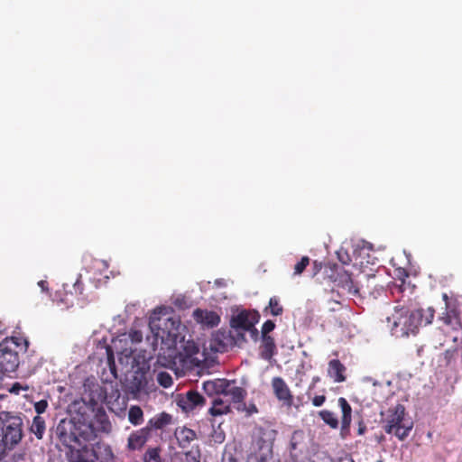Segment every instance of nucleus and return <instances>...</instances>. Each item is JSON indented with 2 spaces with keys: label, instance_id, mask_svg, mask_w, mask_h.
<instances>
[{
  "label": "nucleus",
  "instance_id": "f257e3e1",
  "mask_svg": "<svg viewBox=\"0 0 462 462\" xmlns=\"http://www.w3.org/2000/svg\"><path fill=\"white\" fill-rule=\"evenodd\" d=\"M435 310L433 308L416 309L410 310L403 307H395L394 312L387 318L391 323L392 334L396 337H408L417 334L420 326L430 324L434 319Z\"/></svg>",
  "mask_w": 462,
  "mask_h": 462
},
{
  "label": "nucleus",
  "instance_id": "f03ea898",
  "mask_svg": "<svg viewBox=\"0 0 462 462\" xmlns=\"http://www.w3.org/2000/svg\"><path fill=\"white\" fill-rule=\"evenodd\" d=\"M29 347L27 337L14 333L0 342V374H8L17 370L20 365V354Z\"/></svg>",
  "mask_w": 462,
  "mask_h": 462
},
{
  "label": "nucleus",
  "instance_id": "7ed1b4c3",
  "mask_svg": "<svg viewBox=\"0 0 462 462\" xmlns=\"http://www.w3.org/2000/svg\"><path fill=\"white\" fill-rule=\"evenodd\" d=\"M91 435L89 425L76 422L73 419L61 420L56 428V436L69 448L71 458L74 457V450L82 446V441L89 440Z\"/></svg>",
  "mask_w": 462,
  "mask_h": 462
},
{
  "label": "nucleus",
  "instance_id": "20e7f679",
  "mask_svg": "<svg viewBox=\"0 0 462 462\" xmlns=\"http://www.w3.org/2000/svg\"><path fill=\"white\" fill-rule=\"evenodd\" d=\"M274 431L258 429L253 443V452L249 455L247 462H274L273 445Z\"/></svg>",
  "mask_w": 462,
  "mask_h": 462
},
{
  "label": "nucleus",
  "instance_id": "39448f33",
  "mask_svg": "<svg viewBox=\"0 0 462 462\" xmlns=\"http://www.w3.org/2000/svg\"><path fill=\"white\" fill-rule=\"evenodd\" d=\"M405 408L402 404H397L390 408L383 421V429L388 434H394L400 440L406 439L412 429V423H406Z\"/></svg>",
  "mask_w": 462,
  "mask_h": 462
},
{
  "label": "nucleus",
  "instance_id": "423d86ee",
  "mask_svg": "<svg viewBox=\"0 0 462 462\" xmlns=\"http://www.w3.org/2000/svg\"><path fill=\"white\" fill-rule=\"evenodd\" d=\"M133 367L135 368L132 379L129 382V388L132 393H137L144 391L148 384V374L150 372L149 360L143 358L139 361V356L134 358Z\"/></svg>",
  "mask_w": 462,
  "mask_h": 462
},
{
  "label": "nucleus",
  "instance_id": "0eeeda50",
  "mask_svg": "<svg viewBox=\"0 0 462 462\" xmlns=\"http://www.w3.org/2000/svg\"><path fill=\"white\" fill-rule=\"evenodd\" d=\"M260 319V315L256 310H242L236 315L232 316L230 326L235 329L245 331L254 328Z\"/></svg>",
  "mask_w": 462,
  "mask_h": 462
},
{
  "label": "nucleus",
  "instance_id": "6e6552de",
  "mask_svg": "<svg viewBox=\"0 0 462 462\" xmlns=\"http://www.w3.org/2000/svg\"><path fill=\"white\" fill-rule=\"evenodd\" d=\"M271 384L276 399L282 406L291 409L293 405V395L286 382L282 377L275 376L272 379Z\"/></svg>",
  "mask_w": 462,
  "mask_h": 462
},
{
  "label": "nucleus",
  "instance_id": "1a4fd4ad",
  "mask_svg": "<svg viewBox=\"0 0 462 462\" xmlns=\"http://www.w3.org/2000/svg\"><path fill=\"white\" fill-rule=\"evenodd\" d=\"M205 402L204 397L197 391L190 390L178 400V405L185 411H190Z\"/></svg>",
  "mask_w": 462,
  "mask_h": 462
},
{
  "label": "nucleus",
  "instance_id": "9d476101",
  "mask_svg": "<svg viewBox=\"0 0 462 462\" xmlns=\"http://www.w3.org/2000/svg\"><path fill=\"white\" fill-rule=\"evenodd\" d=\"M440 320L454 330L462 328V314L457 306L447 303V310L440 317Z\"/></svg>",
  "mask_w": 462,
  "mask_h": 462
},
{
  "label": "nucleus",
  "instance_id": "9b49d317",
  "mask_svg": "<svg viewBox=\"0 0 462 462\" xmlns=\"http://www.w3.org/2000/svg\"><path fill=\"white\" fill-rule=\"evenodd\" d=\"M193 318L196 322L207 326L208 328H215L220 322V317L212 310L196 309L193 311Z\"/></svg>",
  "mask_w": 462,
  "mask_h": 462
},
{
  "label": "nucleus",
  "instance_id": "f8f14e48",
  "mask_svg": "<svg viewBox=\"0 0 462 462\" xmlns=\"http://www.w3.org/2000/svg\"><path fill=\"white\" fill-rule=\"evenodd\" d=\"M151 437V433L149 432L148 428L143 427L138 430L133 431L129 437L127 441V448L130 450H138L141 449L149 438Z\"/></svg>",
  "mask_w": 462,
  "mask_h": 462
},
{
  "label": "nucleus",
  "instance_id": "ddd939ff",
  "mask_svg": "<svg viewBox=\"0 0 462 462\" xmlns=\"http://www.w3.org/2000/svg\"><path fill=\"white\" fill-rule=\"evenodd\" d=\"M225 396H230L234 403H237V410L244 411L245 409V398L247 395L245 389L240 386L232 385L229 382V386L224 392Z\"/></svg>",
  "mask_w": 462,
  "mask_h": 462
},
{
  "label": "nucleus",
  "instance_id": "4468645a",
  "mask_svg": "<svg viewBox=\"0 0 462 462\" xmlns=\"http://www.w3.org/2000/svg\"><path fill=\"white\" fill-rule=\"evenodd\" d=\"M171 423L172 416L162 411L151 418L145 427L148 428L149 432L152 434V430H163Z\"/></svg>",
  "mask_w": 462,
  "mask_h": 462
},
{
  "label": "nucleus",
  "instance_id": "2eb2a0df",
  "mask_svg": "<svg viewBox=\"0 0 462 462\" xmlns=\"http://www.w3.org/2000/svg\"><path fill=\"white\" fill-rule=\"evenodd\" d=\"M335 282H337L341 288L346 290L350 294L356 295L359 292V289L354 283L351 273L345 270L337 272Z\"/></svg>",
  "mask_w": 462,
  "mask_h": 462
},
{
  "label": "nucleus",
  "instance_id": "dca6fc26",
  "mask_svg": "<svg viewBox=\"0 0 462 462\" xmlns=\"http://www.w3.org/2000/svg\"><path fill=\"white\" fill-rule=\"evenodd\" d=\"M346 366L338 359H332L328 362V375L335 383H343L346 380Z\"/></svg>",
  "mask_w": 462,
  "mask_h": 462
},
{
  "label": "nucleus",
  "instance_id": "f3484780",
  "mask_svg": "<svg viewBox=\"0 0 462 462\" xmlns=\"http://www.w3.org/2000/svg\"><path fill=\"white\" fill-rule=\"evenodd\" d=\"M226 386H229V381L226 379H217L204 382L202 388L208 396H214L224 394Z\"/></svg>",
  "mask_w": 462,
  "mask_h": 462
},
{
  "label": "nucleus",
  "instance_id": "a211bd4d",
  "mask_svg": "<svg viewBox=\"0 0 462 462\" xmlns=\"http://www.w3.org/2000/svg\"><path fill=\"white\" fill-rule=\"evenodd\" d=\"M74 456H76L74 462H100L96 450L83 445L74 450Z\"/></svg>",
  "mask_w": 462,
  "mask_h": 462
},
{
  "label": "nucleus",
  "instance_id": "6ab92c4d",
  "mask_svg": "<svg viewBox=\"0 0 462 462\" xmlns=\"http://www.w3.org/2000/svg\"><path fill=\"white\" fill-rule=\"evenodd\" d=\"M276 344L272 336L262 337L260 346V356L263 359L270 361L276 354Z\"/></svg>",
  "mask_w": 462,
  "mask_h": 462
},
{
  "label": "nucleus",
  "instance_id": "aec40b11",
  "mask_svg": "<svg viewBox=\"0 0 462 462\" xmlns=\"http://www.w3.org/2000/svg\"><path fill=\"white\" fill-rule=\"evenodd\" d=\"M162 321V319H159V322L161 323ZM163 325L164 328H161V324L158 325V329H161L162 331V337H163V335L166 334L167 337L174 340H177V337L179 336L180 322L173 318H167L163 319Z\"/></svg>",
  "mask_w": 462,
  "mask_h": 462
},
{
  "label": "nucleus",
  "instance_id": "412c9836",
  "mask_svg": "<svg viewBox=\"0 0 462 462\" xmlns=\"http://www.w3.org/2000/svg\"><path fill=\"white\" fill-rule=\"evenodd\" d=\"M174 436L180 448H187L196 439V432L186 427H180L175 430Z\"/></svg>",
  "mask_w": 462,
  "mask_h": 462
},
{
  "label": "nucleus",
  "instance_id": "4be33fe9",
  "mask_svg": "<svg viewBox=\"0 0 462 462\" xmlns=\"http://www.w3.org/2000/svg\"><path fill=\"white\" fill-rule=\"evenodd\" d=\"M337 402L342 411V429H348L352 420V408L346 399L344 397L338 398Z\"/></svg>",
  "mask_w": 462,
  "mask_h": 462
},
{
  "label": "nucleus",
  "instance_id": "5701e85b",
  "mask_svg": "<svg viewBox=\"0 0 462 462\" xmlns=\"http://www.w3.org/2000/svg\"><path fill=\"white\" fill-rule=\"evenodd\" d=\"M229 411L230 405L219 397L214 399L212 407L209 409V413L214 417L227 414Z\"/></svg>",
  "mask_w": 462,
  "mask_h": 462
},
{
  "label": "nucleus",
  "instance_id": "b1692460",
  "mask_svg": "<svg viewBox=\"0 0 462 462\" xmlns=\"http://www.w3.org/2000/svg\"><path fill=\"white\" fill-rule=\"evenodd\" d=\"M45 429V420L40 415L35 416L32 419V422L30 427V431L35 435L37 439H42L43 438Z\"/></svg>",
  "mask_w": 462,
  "mask_h": 462
},
{
  "label": "nucleus",
  "instance_id": "393cba45",
  "mask_svg": "<svg viewBox=\"0 0 462 462\" xmlns=\"http://www.w3.org/2000/svg\"><path fill=\"white\" fill-rule=\"evenodd\" d=\"M128 420L134 426L141 425L143 422V411L141 407L131 406L128 411Z\"/></svg>",
  "mask_w": 462,
  "mask_h": 462
},
{
  "label": "nucleus",
  "instance_id": "a878e982",
  "mask_svg": "<svg viewBox=\"0 0 462 462\" xmlns=\"http://www.w3.org/2000/svg\"><path fill=\"white\" fill-rule=\"evenodd\" d=\"M269 311L273 316H281L283 313V307L277 296H273L269 300L268 306L264 309V312Z\"/></svg>",
  "mask_w": 462,
  "mask_h": 462
},
{
  "label": "nucleus",
  "instance_id": "bb28decb",
  "mask_svg": "<svg viewBox=\"0 0 462 462\" xmlns=\"http://www.w3.org/2000/svg\"><path fill=\"white\" fill-rule=\"evenodd\" d=\"M319 418L332 429L338 427V420L335 414L328 410H322L319 411Z\"/></svg>",
  "mask_w": 462,
  "mask_h": 462
},
{
  "label": "nucleus",
  "instance_id": "cd10ccee",
  "mask_svg": "<svg viewBox=\"0 0 462 462\" xmlns=\"http://www.w3.org/2000/svg\"><path fill=\"white\" fill-rule=\"evenodd\" d=\"M144 462H162L158 448L148 449L143 456Z\"/></svg>",
  "mask_w": 462,
  "mask_h": 462
},
{
  "label": "nucleus",
  "instance_id": "c85d7f7f",
  "mask_svg": "<svg viewBox=\"0 0 462 462\" xmlns=\"http://www.w3.org/2000/svg\"><path fill=\"white\" fill-rule=\"evenodd\" d=\"M160 385L168 388L172 384V377L167 372H160L157 376Z\"/></svg>",
  "mask_w": 462,
  "mask_h": 462
},
{
  "label": "nucleus",
  "instance_id": "c756f323",
  "mask_svg": "<svg viewBox=\"0 0 462 462\" xmlns=\"http://www.w3.org/2000/svg\"><path fill=\"white\" fill-rule=\"evenodd\" d=\"M185 462H200V451L199 448H191L185 454Z\"/></svg>",
  "mask_w": 462,
  "mask_h": 462
},
{
  "label": "nucleus",
  "instance_id": "7c9ffc66",
  "mask_svg": "<svg viewBox=\"0 0 462 462\" xmlns=\"http://www.w3.org/2000/svg\"><path fill=\"white\" fill-rule=\"evenodd\" d=\"M309 264L310 258L308 256H302L301 259L294 265V275L301 274Z\"/></svg>",
  "mask_w": 462,
  "mask_h": 462
},
{
  "label": "nucleus",
  "instance_id": "2f4dec72",
  "mask_svg": "<svg viewBox=\"0 0 462 462\" xmlns=\"http://www.w3.org/2000/svg\"><path fill=\"white\" fill-rule=\"evenodd\" d=\"M275 328V323L273 320H266L262 326V337H267L268 334Z\"/></svg>",
  "mask_w": 462,
  "mask_h": 462
},
{
  "label": "nucleus",
  "instance_id": "473e14b6",
  "mask_svg": "<svg viewBox=\"0 0 462 462\" xmlns=\"http://www.w3.org/2000/svg\"><path fill=\"white\" fill-rule=\"evenodd\" d=\"M106 354H107V362H108L110 370L116 375V364H115L114 354H113L111 347L108 346L106 348Z\"/></svg>",
  "mask_w": 462,
  "mask_h": 462
},
{
  "label": "nucleus",
  "instance_id": "72a5a7b5",
  "mask_svg": "<svg viewBox=\"0 0 462 462\" xmlns=\"http://www.w3.org/2000/svg\"><path fill=\"white\" fill-rule=\"evenodd\" d=\"M48 407V402L46 400H41L34 403V410L38 415L45 412Z\"/></svg>",
  "mask_w": 462,
  "mask_h": 462
},
{
  "label": "nucleus",
  "instance_id": "f704fd0d",
  "mask_svg": "<svg viewBox=\"0 0 462 462\" xmlns=\"http://www.w3.org/2000/svg\"><path fill=\"white\" fill-rule=\"evenodd\" d=\"M129 337L134 343H140L143 340V333L139 330H131Z\"/></svg>",
  "mask_w": 462,
  "mask_h": 462
},
{
  "label": "nucleus",
  "instance_id": "c9c22d12",
  "mask_svg": "<svg viewBox=\"0 0 462 462\" xmlns=\"http://www.w3.org/2000/svg\"><path fill=\"white\" fill-rule=\"evenodd\" d=\"M22 390L26 391V390H28V387H27V386L23 387V386L20 383H18V382L14 383L11 386V388H9V389H8L9 393H14V394H19V393H20V392H21Z\"/></svg>",
  "mask_w": 462,
  "mask_h": 462
},
{
  "label": "nucleus",
  "instance_id": "e433bc0d",
  "mask_svg": "<svg viewBox=\"0 0 462 462\" xmlns=\"http://www.w3.org/2000/svg\"><path fill=\"white\" fill-rule=\"evenodd\" d=\"M325 402H326V396L325 395H316L312 399V404L315 407L322 406Z\"/></svg>",
  "mask_w": 462,
  "mask_h": 462
},
{
  "label": "nucleus",
  "instance_id": "4c0bfd02",
  "mask_svg": "<svg viewBox=\"0 0 462 462\" xmlns=\"http://www.w3.org/2000/svg\"><path fill=\"white\" fill-rule=\"evenodd\" d=\"M219 341L218 345L217 346H215V349L218 352H225L226 350V344L225 343H222L220 340H219V335L217 334L216 337H214V342H217Z\"/></svg>",
  "mask_w": 462,
  "mask_h": 462
},
{
  "label": "nucleus",
  "instance_id": "58836bf2",
  "mask_svg": "<svg viewBox=\"0 0 462 462\" xmlns=\"http://www.w3.org/2000/svg\"><path fill=\"white\" fill-rule=\"evenodd\" d=\"M74 289L76 290V291H79V294H82L83 283L81 282V275H79L77 281L75 282Z\"/></svg>",
  "mask_w": 462,
  "mask_h": 462
},
{
  "label": "nucleus",
  "instance_id": "ea45409f",
  "mask_svg": "<svg viewBox=\"0 0 462 462\" xmlns=\"http://www.w3.org/2000/svg\"><path fill=\"white\" fill-rule=\"evenodd\" d=\"M245 331H249L252 335V337L256 340L258 338V330L257 328H255V325H254V328H252L251 329H246Z\"/></svg>",
  "mask_w": 462,
  "mask_h": 462
},
{
  "label": "nucleus",
  "instance_id": "a19ab883",
  "mask_svg": "<svg viewBox=\"0 0 462 462\" xmlns=\"http://www.w3.org/2000/svg\"><path fill=\"white\" fill-rule=\"evenodd\" d=\"M187 353L189 356L195 355L199 353V347L193 344L190 349H187Z\"/></svg>",
  "mask_w": 462,
  "mask_h": 462
},
{
  "label": "nucleus",
  "instance_id": "79ce46f5",
  "mask_svg": "<svg viewBox=\"0 0 462 462\" xmlns=\"http://www.w3.org/2000/svg\"><path fill=\"white\" fill-rule=\"evenodd\" d=\"M38 285L41 287L42 291H48V282L46 281H40Z\"/></svg>",
  "mask_w": 462,
  "mask_h": 462
},
{
  "label": "nucleus",
  "instance_id": "37998d69",
  "mask_svg": "<svg viewBox=\"0 0 462 462\" xmlns=\"http://www.w3.org/2000/svg\"><path fill=\"white\" fill-rule=\"evenodd\" d=\"M365 430H366V426L365 425V423L363 421H360L359 426H358V435H363Z\"/></svg>",
  "mask_w": 462,
  "mask_h": 462
},
{
  "label": "nucleus",
  "instance_id": "c03bdc74",
  "mask_svg": "<svg viewBox=\"0 0 462 462\" xmlns=\"http://www.w3.org/2000/svg\"><path fill=\"white\" fill-rule=\"evenodd\" d=\"M338 462H355L350 455H346L338 459Z\"/></svg>",
  "mask_w": 462,
  "mask_h": 462
},
{
  "label": "nucleus",
  "instance_id": "a18cd8bd",
  "mask_svg": "<svg viewBox=\"0 0 462 462\" xmlns=\"http://www.w3.org/2000/svg\"><path fill=\"white\" fill-rule=\"evenodd\" d=\"M247 411H248V414H252L254 412H257L258 410H257V408H256V406L254 404H252V405L249 406Z\"/></svg>",
  "mask_w": 462,
  "mask_h": 462
},
{
  "label": "nucleus",
  "instance_id": "49530a36",
  "mask_svg": "<svg viewBox=\"0 0 462 462\" xmlns=\"http://www.w3.org/2000/svg\"><path fill=\"white\" fill-rule=\"evenodd\" d=\"M4 375L3 374H0V390L4 387Z\"/></svg>",
  "mask_w": 462,
  "mask_h": 462
},
{
  "label": "nucleus",
  "instance_id": "de8ad7c7",
  "mask_svg": "<svg viewBox=\"0 0 462 462\" xmlns=\"http://www.w3.org/2000/svg\"><path fill=\"white\" fill-rule=\"evenodd\" d=\"M5 457V454L3 451H0V461Z\"/></svg>",
  "mask_w": 462,
  "mask_h": 462
},
{
  "label": "nucleus",
  "instance_id": "09e8293b",
  "mask_svg": "<svg viewBox=\"0 0 462 462\" xmlns=\"http://www.w3.org/2000/svg\"><path fill=\"white\" fill-rule=\"evenodd\" d=\"M443 300H446V304H447V303H448V295H447V294H444V295H443Z\"/></svg>",
  "mask_w": 462,
  "mask_h": 462
},
{
  "label": "nucleus",
  "instance_id": "8fccbe9b",
  "mask_svg": "<svg viewBox=\"0 0 462 462\" xmlns=\"http://www.w3.org/2000/svg\"><path fill=\"white\" fill-rule=\"evenodd\" d=\"M291 448H292V449H295V448H296V444H295V443L291 442Z\"/></svg>",
  "mask_w": 462,
  "mask_h": 462
},
{
  "label": "nucleus",
  "instance_id": "3c124183",
  "mask_svg": "<svg viewBox=\"0 0 462 462\" xmlns=\"http://www.w3.org/2000/svg\"><path fill=\"white\" fill-rule=\"evenodd\" d=\"M216 283H217V285H222V283H223V282H222L221 281H219V280H217V281H216Z\"/></svg>",
  "mask_w": 462,
  "mask_h": 462
},
{
  "label": "nucleus",
  "instance_id": "603ef678",
  "mask_svg": "<svg viewBox=\"0 0 462 462\" xmlns=\"http://www.w3.org/2000/svg\"><path fill=\"white\" fill-rule=\"evenodd\" d=\"M319 377H315L313 378V382L316 383V382H319Z\"/></svg>",
  "mask_w": 462,
  "mask_h": 462
},
{
  "label": "nucleus",
  "instance_id": "864d4df0",
  "mask_svg": "<svg viewBox=\"0 0 462 462\" xmlns=\"http://www.w3.org/2000/svg\"><path fill=\"white\" fill-rule=\"evenodd\" d=\"M376 462H383V460H377Z\"/></svg>",
  "mask_w": 462,
  "mask_h": 462
},
{
  "label": "nucleus",
  "instance_id": "5fc2aeb1",
  "mask_svg": "<svg viewBox=\"0 0 462 462\" xmlns=\"http://www.w3.org/2000/svg\"><path fill=\"white\" fill-rule=\"evenodd\" d=\"M1 398H3V396H2V395H0V399H1Z\"/></svg>",
  "mask_w": 462,
  "mask_h": 462
}]
</instances>
